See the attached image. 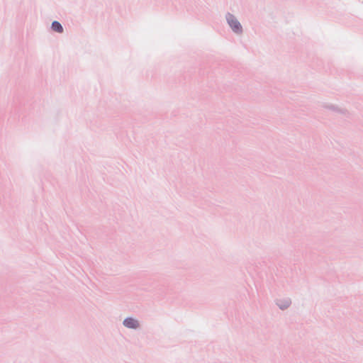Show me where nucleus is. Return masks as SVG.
Segmentation results:
<instances>
[{"mask_svg": "<svg viewBox=\"0 0 363 363\" xmlns=\"http://www.w3.org/2000/svg\"><path fill=\"white\" fill-rule=\"evenodd\" d=\"M227 19L229 25L235 32L238 33L241 31L242 27L240 23L232 15L229 14Z\"/></svg>", "mask_w": 363, "mask_h": 363, "instance_id": "obj_1", "label": "nucleus"}, {"mask_svg": "<svg viewBox=\"0 0 363 363\" xmlns=\"http://www.w3.org/2000/svg\"><path fill=\"white\" fill-rule=\"evenodd\" d=\"M123 324L125 327L129 328H137L139 326L138 321L132 318H128L125 319Z\"/></svg>", "mask_w": 363, "mask_h": 363, "instance_id": "obj_2", "label": "nucleus"}, {"mask_svg": "<svg viewBox=\"0 0 363 363\" xmlns=\"http://www.w3.org/2000/svg\"><path fill=\"white\" fill-rule=\"evenodd\" d=\"M52 28L58 33H62L63 31L62 26L58 21H54L52 23Z\"/></svg>", "mask_w": 363, "mask_h": 363, "instance_id": "obj_3", "label": "nucleus"}]
</instances>
